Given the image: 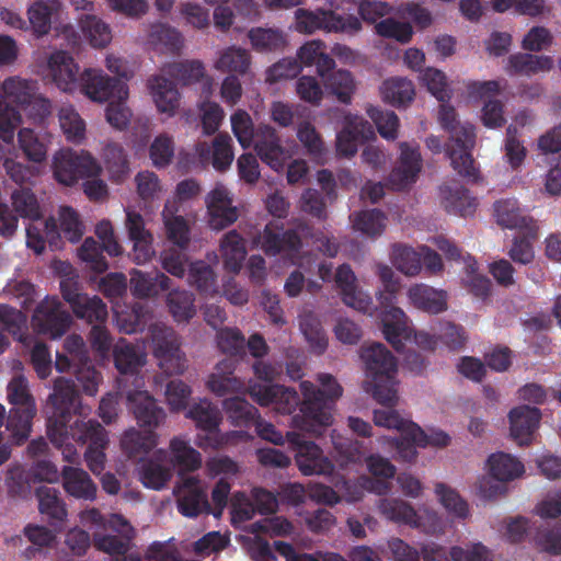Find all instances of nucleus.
<instances>
[{"label": "nucleus", "mask_w": 561, "mask_h": 561, "mask_svg": "<svg viewBox=\"0 0 561 561\" xmlns=\"http://www.w3.org/2000/svg\"><path fill=\"white\" fill-rule=\"evenodd\" d=\"M531 540L538 551L561 556V520L537 527Z\"/></svg>", "instance_id": "49530a36"}, {"label": "nucleus", "mask_w": 561, "mask_h": 561, "mask_svg": "<svg viewBox=\"0 0 561 561\" xmlns=\"http://www.w3.org/2000/svg\"><path fill=\"white\" fill-rule=\"evenodd\" d=\"M259 240L262 250L267 255H276L282 252L296 255L302 247L301 238L296 230H284L283 226L275 221H271L265 226Z\"/></svg>", "instance_id": "dca6fc26"}, {"label": "nucleus", "mask_w": 561, "mask_h": 561, "mask_svg": "<svg viewBox=\"0 0 561 561\" xmlns=\"http://www.w3.org/2000/svg\"><path fill=\"white\" fill-rule=\"evenodd\" d=\"M400 151L399 165L389 175V182L396 191L405 190L414 183L422 169L419 146L412 147L408 142H401Z\"/></svg>", "instance_id": "6ab92c4d"}, {"label": "nucleus", "mask_w": 561, "mask_h": 561, "mask_svg": "<svg viewBox=\"0 0 561 561\" xmlns=\"http://www.w3.org/2000/svg\"><path fill=\"white\" fill-rule=\"evenodd\" d=\"M231 127L233 135L238 139L242 148H249L257 139V129H254V125L251 116L243 110H238L231 115Z\"/></svg>", "instance_id": "774afa93"}, {"label": "nucleus", "mask_w": 561, "mask_h": 561, "mask_svg": "<svg viewBox=\"0 0 561 561\" xmlns=\"http://www.w3.org/2000/svg\"><path fill=\"white\" fill-rule=\"evenodd\" d=\"M21 122L20 112L7 102V91L4 90L3 81L0 85V139L5 144H11L14 139L15 129Z\"/></svg>", "instance_id": "5fc2aeb1"}, {"label": "nucleus", "mask_w": 561, "mask_h": 561, "mask_svg": "<svg viewBox=\"0 0 561 561\" xmlns=\"http://www.w3.org/2000/svg\"><path fill=\"white\" fill-rule=\"evenodd\" d=\"M121 446L129 458L141 459L157 446V434L146 428L144 432L130 428L124 433Z\"/></svg>", "instance_id": "e433bc0d"}, {"label": "nucleus", "mask_w": 561, "mask_h": 561, "mask_svg": "<svg viewBox=\"0 0 561 561\" xmlns=\"http://www.w3.org/2000/svg\"><path fill=\"white\" fill-rule=\"evenodd\" d=\"M81 91L94 102L125 101L128 96L126 83L111 78L98 69H85L80 77Z\"/></svg>", "instance_id": "f8f14e48"}, {"label": "nucleus", "mask_w": 561, "mask_h": 561, "mask_svg": "<svg viewBox=\"0 0 561 561\" xmlns=\"http://www.w3.org/2000/svg\"><path fill=\"white\" fill-rule=\"evenodd\" d=\"M254 148L260 159L275 171L282 170L289 158L276 129L270 125L259 126Z\"/></svg>", "instance_id": "aec40b11"}, {"label": "nucleus", "mask_w": 561, "mask_h": 561, "mask_svg": "<svg viewBox=\"0 0 561 561\" xmlns=\"http://www.w3.org/2000/svg\"><path fill=\"white\" fill-rule=\"evenodd\" d=\"M79 24L83 35L95 48L105 47L112 39L110 26L93 14H83L79 19Z\"/></svg>", "instance_id": "09e8293b"}, {"label": "nucleus", "mask_w": 561, "mask_h": 561, "mask_svg": "<svg viewBox=\"0 0 561 561\" xmlns=\"http://www.w3.org/2000/svg\"><path fill=\"white\" fill-rule=\"evenodd\" d=\"M102 171L100 163L88 151L77 152L72 149H60L54 156L53 172L57 182L71 186L81 179L99 176Z\"/></svg>", "instance_id": "423d86ee"}, {"label": "nucleus", "mask_w": 561, "mask_h": 561, "mask_svg": "<svg viewBox=\"0 0 561 561\" xmlns=\"http://www.w3.org/2000/svg\"><path fill=\"white\" fill-rule=\"evenodd\" d=\"M179 512L185 517H197L202 513L209 514L211 506L201 481L195 477H187L176 491Z\"/></svg>", "instance_id": "f3484780"}, {"label": "nucleus", "mask_w": 561, "mask_h": 561, "mask_svg": "<svg viewBox=\"0 0 561 561\" xmlns=\"http://www.w3.org/2000/svg\"><path fill=\"white\" fill-rule=\"evenodd\" d=\"M362 28L360 20L353 15H341L332 10L316 11L298 9L296 11V30L299 33L312 34L316 31L328 33L355 34Z\"/></svg>", "instance_id": "0eeeda50"}, {"label": "nucleus", "mask_w": 561, "mask_h": 561, "mask_svg": "<svg viewBox=\"0 0 561 561\" xmlns=\"http://www.w3.org/2000/svg\"><path fill=\"white\" fill-rule=\"evenodd\" d=\"M64 347L72 359H77L82 366L81 368H76L75 374L77 379L82 382L84 392L93 396L96 392L101 374L90 365L83 339L78 334H71L65 340Z\"/></svg>", "instance_id": "a211bd4d"}, {"label": "nucleus", "mask_w": 561, "mask_h": 561, "mask_svg": "<svg viewBox=\"0 0 561 561\" xmlns=\"http://www.w3.org/2000/svg\"><path fill=\"white\" fill-rule=\"evenodd\" d=\"M381 514L389 520L419 527V516L414 507L400 499H383L379 505Z\"/></svg>", "instance_id": "a18cd8bd"}, {"label": "nucleus", "mask_w": 561, "mask_h": 561, "mask_svg": "<svg viewBox=\"0 0 561 561\" xmlns=\"http://www.w3.org/2000/svg\"><path fill=\"white\" fill-rule=\"evenodd\" d=\"M114 365L122 375H135L146 364V354L125 339H119L113 350Z\"/></svg>", "instance_id": "72a5a7b5"}, {"label": "nucleus", "mask_w": 561, "mask_h": 561, "mask_svg": "<svg viewBox=\"0 0 561 561\" xmlns=\"http://www.w3.org/2000/svg\"><path fill=\"white\" fill-rule=\"evenodd\" d=\"M367 385L371 387L374 399L385 407L383 410H393L399 400L396 388V374L373 379L370 382H367Z\"/></svg>", "instance_id": "052dcab7"}, {"label": "nucleus", "mask_w": 561, "mask_h": 561, "mask_svg": "<svg viewBox=\"0 0 561 561\" xmlns=\"http://www.w3.org/2000/svg\"><path fill=\"white\" fill-rule=\"evenodd\" d=\"M60 291L78 319L85 320L91 325L96 322H106L108 316L106 305L99 296L90 297L82 294L78 282L70 278L62 279Z\"/></svg>", "instance_id": "9b49d317"}, {"label": "nucleus", "mask_w": 561, "mask_h": 561, "mask_svg": "<svg viewBox=\"0 0 561 561\" xmlns=\"http://www.w3.org/2000/svg\"><path fill=\"white\" fill-rule=\"evenodd\" d=\"M224 409L237 426H251L260 415L254 405L239 396L225 399Z\"/></svg>", "instance_id": "3c124183"}, {"label": "nucleus", "mask_w": 561, "mask_h": 561, "mask_svg": "<svg viewBox=\"0 0 561 561\" xmlns=\"http://www.w3.org/2000/svg\"><path fill=\"white\" fill-rule=\"evenodd\" d=\"M478 264L473 256L468 255L465 260V276L461 279L462 286L477 298L485 299L490 295L491 280L477 272Z\"/></svg>", "instance_id": "603ef678"}, {"label": "nucleus", "mask_w": 561, "mask_h": 561, "mask_svg": "<svg viewBox=\"0 0 561 561\" xmlns=\"http://www.w3.org/2000/svg\"><path fill=\"white\" fill-rule=\"evenodd\" d=\"M489 472L497 481H512L520 477L524 471V465L510 454L499 451L488 458Z\"/></svg>", "instance_id": "4c0bfd02"}, {"label": "nucleus", "mask_w": 561, "mask_h": 561, "mask_svg": "<svg viewBox=\"0 0 561 561\" xmlns=\"http://www.w3.org/2000/svg\"><path fill=\"white\" fill-rule=\"evenodd\" d=\"M251 65V56L248 50L238 47H229L224 50L215 64L217 70L236 75H245Z\"/></svg>", "instance_id": "8fccbe9b"}, {"label": "nucleus", "mask_w": 561, "mask_h": 561, "mask_svg": "<svg viewBox=\"0 0 561 561\" xmlns=\"http://www.w3.org/2000/svg\"><path fill=\"white\" fill-rule=\"evenodd\" d=\"M360 358L365 363L366 374L371 380L397 374V359L381 343L362 346Z\"/></svg>", "instance_id": "a878e982"}, {"label": "nucleus", "mask_w": 561, "mask_h": 561, "mask_svg": "<svg viewBox=\"0 0 561 561\" xmlns=\"http://www.w3.org/2000/svg\"><path fill=\"white\" fill-rule=\"evenodd\" d=\"M60 8V0H37L30 7L27 11L28 20L37 35L48 34L51 18L59 12Z\"/></svg>", "instance_id": "ea45409f"}, {"label": "nucleus", "mask_w": 561, "mask_h": 561, "mask_svg": "<svg viewBox=\"0 0 561 561\" xmlns=\"http://www.w3.org/2000/svg\"><path fill=\"white\" fill-rule=\"evenodd\" d=\"M195 150L203 162L211 159L214 169L219 172L229 169L234 158L232 139L222 133L214 138L211 147L207 142H198Z\"/></svg>", "instance_id": "bb28decb"}, {"label": "nucleus", "mask_w": 561, "mask_h": 561, "mask_svg": "<svg viewBox=\"0 0 561 561\" xmlns=\"http://www.w3.org/2000/svg\"><path fill=\"white\" fill-rule=\"evenodd\" d=\"M236 360L231 358L219 362L215 371L208 376L207 388L217 397H226L228 394L244 393L245 383L242 379L234 376Z\"/></svg>", "instance_id": "4be33fe9"}, {"label": "nucleus", "mask_w": 561, "mask_h": 561, "mask_svg": "<svg viewBox=\"0 0 561 561\" xmlns=\"http://www.w3.org/2000/svg\"><path fill=\"white\" fill-rule=\"evenodd\" d=\"M31 323L37 333L59 339L70 329L72 317L57 297H46L36 306Z\"/></svg>", "instance_id": "6e6552de"}, {"label": "nucleus", "mask_w": 561, "mask_h": 561, "mask_svg": "<svg viewBox=\"0 0 561 561\" xmlns=\"http://www.w3.org/2000/svg\"><path fill=\"white\" fill-rule=\"evenodd\" d=\"M382 99L393 106H404L413 101L415 90L412 81L404 78H390L381 87Z\"/></svg>", "instance_id": "79ce46f5"}, {"label": "nucleus", "mask_w": 561, "mask_h": 561, "mask_svg": "<svg viewBox=\"0 0 561 561\" xmlns=\"http://www.w3.org/2000/svg\"><path fill=\"white\" fill-rule=\"evenodd\" d=\"M188 283L202 295L213 296L217 293L215 272L204 261H197L190 265Z\"/></svg>", "instance_id": "13d9d810"}, {"label": "nucleus", "mask_w": 561, "mask_h": 561, "mask_svg": "<svg viewBox=\"0 0 561 561\" xmlns=\"http://www.w3.org/2000/svg\"><path fill=\"white\" fill-rule=\"evenodd\" d=\"M494 216L499 226L507 229H519L536 238V226L531 217L524 214L516 199L507 198L494 203Z\"/></svg>", "instance_id": "5701e85b"}, {"label": "nucleus", "mask_w": 561, "mask_h": 561, "mask_svg": "<svg viewBox=\"0 0 561 561\" xmlns=\"http://www.w3.org/2000/svg\"><path fill=\"white\" fill-rule=\"evenodd\" d=\"M186 417L191 419L197 428L209 434H215L219 430L221 413L210 401L204 399L194 403L186 412Z\"/></svg>", "instance_id": "58836bf2"}, {"label": "nucleus", "mask_w": 561, "mask_h": 561, "mask_svg": "<svg viewBox=\"0 0 561 561\" xmlns=\"http://www.w3.org/2000/svg\"><path fill=\"white\" fill-rule=\"evenodd\" d=\"M442 204L447 213L461 217L470 216L477 208V199L458 182L444 184L439 187Z\"/></svg>", "instance_id": "cd10ccee"}, {"label": "nucleus", "mask_w": 561, "mask_h": 561, "mask_svg": "<svg viewBox=\"0 0 561 561\" xmlns=\"http://www.w3.org/2000/svg\"><path fill=\"white\" fill-rule=\"evenodd\" d=\"M248 36L257 51H276L286 46V38L278 30L256 27L250 30Z\"/></svg>", "instance_id": "bf43d9fd"}, {"label": "nucleus", "mask_w": 561, "mask_h": 561, "mask_svg": "<svg viewBox=\"0 0 561 561\" xmlns=\"http://www.w3.org/2000/svg\"><path fill=\"white\" fill-rule=\"evenodd\" d=\"M324 85L342 103H350L355 85L352 73L347 70L331 72L324 81Z\"/></svg>", "instance_id": "69168bd1"}, {"label": "nucleus", "mask_w": 561, "mask_h": 561, "mask_svg": "<svg viewBox=\"0 0 561 561\" xmlns=\"http://www.w3.org/2000/svg\"><path fill=\"white\" fill-rule=\"evenodd\" d=\"M374 135L371 125L363 118L348 121L336 136V152L342 157H353L359 142Z\"/></svg>", "instance_id": "c85d7f7f"}, {"label": "nucleus", "mask_w": 561, "mask_h": 561, "mask_svg": "<svg viewBox=\"0 0 561 561\" xmlns=\"http://www.w3.org/2000/svg\"><path fill=\"white\" fill-rule=\"evenodd\" d=\"M287 440L296 449V463L305 476L323 474L333 472L334 466L323 455L322 449L313 442L306 440L300 433L287 432Z\"/></svg>", "instance_id": "ddd939ff"}, {"label": "nucleus", "mask_w": 561, "mask_h": 561, "mask_svg": "<svg viewBox=\"0 0 561 561\" xmlns=\"http://www.w3.org/2000/svg\"><path fill=\"white\" fill-rule=\"evenodd\" d=\"M105 168L113 182H122L129 172V162L122 145L110 142L103 148Z\"/></svg>", "instance_id": "c03bdc74"}, {"label": "nucleus", "mask_w": 561, "mask_h": 561, "mask_svg": "<svg viewBox=\"0 0 561 561\" xmlns=\"http://www.w3.org/2000/svg\"><path fill=\"white\" fill-rule=\"evenodd\" d=\"M79 66L73 57L65 51H54L48 59V76L57 88L64 92H72L79 85Z\"/></svg>", "instance_id": "412c9836"}, {"label": "nucleus", "mask_w": 561, "mask_h": 561, "mask_svg": "<svg viewBox=\"0 0 561 561\" xmlns=\"http://www.w3.org/2000/svg\"><path fill=\"white\" fill-rule=\"evenodd\" d=\"M65 491L79 500L93 501L96 497V485L84 470L65 466L62 471Z\"/></svg>", "instance_id": "7c9ffc66"}, {"label": "nucleus", "mask_w": 561, "mask_h": 561, "mask_svg": "<svg viewBox=\"0 0 561 561\" xmlns=\"http://www.w3.org/2000/svg\"><path fill=\"white\" fill-rule=\"evenodd\" d=\"M170 450L174 466L182 471H195L202 466L201 454L183 438L171 439Z\"/></svg>", "instance_id": "de8ad7c7"}, {"label": "nucleus", "mask_w": 561, "mask_h": 561, "mask_svg": "<svg viewBox=\"0 0 561 561\" xmlns=\"http://www.w3.org/2000/svg\"><path fill=\"white\" fill-rule=\"evenodd\" d=\"M164 75L175 79L183 85L199 82L206 75L205 67L199 60H185L163 66Z\"/></svg>", "instance_id": "37998d69"}, {"label": "nucleus", "mask_w": 561, "mask_h": 561, "mask_svg": "<svg viewBox=\"0 0 561 561\" xmlns=\"http://www.w3.org/2000/svg\"><path fill=\"white\" fill-rule=\"evenodd\" d=\"M409 297L415 307L430 313L436 314L447 309L446 291L424 284L411 287Z\"/></svg>", "instance_id": "c9c22d12"}, {"label": "nucleus", "mask_w": 561, "mask_h": 561, "mask_svg": "<svg viewBox=\"0 0 561 561\" xmlns=\"http://www.w3.org/2000/svg\"><path fill=\"white\" fill-rule=\"evenodd\" d=\"M394 298L396 285L388 284L385 293H380L378 296L380 305L386 308L381 313V324L386 340L397 352H402L403 342L411 339V329L402 309L392 306Z\"/></svg>", "instance_id": "1a4fd4ad"}, {"label": "nucleus", "mask_w": 561, "mask_h": 561, "mask_svg": "<svg viewBox=\"0 0 561 561\" xmlns=\"http://www.w3.org/2000/svg\"><path fill=\"white\" fill-rule=\"evenodd\" d=\"M36 497L42 514L57 522H62L67 517L65 503L55 488L47 485L37 488Z\"/></svg>", "instance_id": "864d4df0"}, {"label": "nucleus", "mask_w": 561, "mask_h": 561, "mask_svg": "<svg viewBox=\"0 0 561 561\" xmlns=\"http://www.w3.org/2000/svg\"><path fill=\"white\" fill-rule=\"evenodd\" d=\"M7 397L11 410L5 427L10 432L13 444L21 446L30 437L33 419L36 415V403L28 389L27 379L23 375L14 376L7 387Z\"/></svg>", "instance_id": "20e7f679"}, {"label": "nucleus", "mask_w": 561, "mask_h": 561, "mask_svg": "<svg viewBox=\"0 0 561 561\" xmlns=\"http://www.w3.org/2000/svg\"><path fill=\"white\" fill-rule=\"evenodd\" d=\"M153 353L167 375H180L186 368L185 355L180 350L179 336L172 328L154 325L151 330Z\"/></svg>", "instance_id": "9d476101"}, {"label": "nucleus", "mask_w": 561, "mask_h": 561, "mask_svg": "<svg viewBox=\"0 0 561 561\" xmlns=\"http://www.w3.org/2000/svg\"><path fill=\"white\" fill-rule=\"evenodd\" d=\"M73 435L81 446L88 444L84 453L87 466L94 474H100L104 470V449L108 444L105 428L98 421L89 420L87 425L75 427Z\"/></svg>", "instance_id": "4468645a"}, {"label": "nucleus", "mask_w": 561, "mask_h": 561, "mask_svg": "<svg viewBox=\"0 0 561 561\" xmlns=\"http://www.w3.org/2000/svg\"><path fill=\"white\" fill-rule=\"evenodd\" d=\"M128 407L140 427L154 431L165 420L164 409L146 390L128 391L126 394Z\"/></svg>", "instance_id": "2eb2a0df"}, {"label": "nucleus", "mask_w": 561, "mask_h": 561, "mask_svg": "<svg viewBox=\"0 0 561 561\" xmlns=\"http://www.w3.org/2000/svg\"><path fill=\"white\" fill-rule=\"evenodd\" d=\"M220 252L225 268L231 273H239L247 256L242 236L236 230L227 232L220 242Z\"/></svg>", "instance_id": "f704fd0d"}, {"label": "nucleus", "mask_w": 561, "mask_h": 561, "mask_svg": "<svg viewBox=\"0 0 561 561\" xmlns=\"http://www.w3.org/2000/svg\"><path fill=\"white\" fill-rule=\"evenodd\" d=\"M51 414L47 419V435L51 444L61 450L64 460L79 461V454L72 443L80 445L75 437V427L87 425L78 415L82 414L80 397L75 382L59 377L54 381V391L48 397Z\"/></svg>", "instance_id": "f03ea898"}, {"label": "nucleus", "mask_w": 561, "mask_h": 561, "mask_svg": "<svg viewBox=\"0 0 561 561\" xmlns=\"http://www.w3.org/2000/svg\"><path fill=\"white\" fill-rule=\"evenodd\" d=\"M374 422L377 426L394 428L401 433L396 439L399 458L412 462L417 457L416 447H426V433L414 422L403 419L396 410H375Z\"/></svg>", "instance_id": "39448f33"}, {"label": "nucleus", "mask_w": 561, "mask_h": 561, "mask_svg": "<svg viewBox=\"0 0 561 561\" xmlns=\"http://www.w3.org/2000/svg\"><path fill=\"white\" fill-rule=\"evenodd\" d=\"M59 124L66 138L72 142H81L85 135V123L79 113L70 105L59 110Z\"/></svg>", "instance_id": "680f3d73"}, {"label": "nucleus", "mask_w": 561, "mask_h": 561, "mask_svg": "<svg viewBox=\"0 0 561 561\" xmlns=\"http://www.w3.org/2000/svg\"><path fill=\"white\" fill-rule=\"evenodd\" d=\"M148 87L157 108L173 115L180 105V93L176 85L162 76H153L148 80Z\"/></svg>", "instance_id": "473e14b6"}, {"label": "nucleus", "mask_w": 561, "mask_h": 561, "mask_svg": "<svg viewBox=\"0 0 561 561\" xmlns=\"http://www.w3.org/2000/svg\"><path fill=\"white\" fill-rule=\"evenodd\" d=\"M392 263L405 275H416L422 268L421 254L410 247L394 244L392 248Z\"/></svg>", "instance_id": "0e129e2a"}, {"label": "nucleus", "mask_w": 561, "mask_h": 561, "mask_svg": "<svg viewBox=\"0 0 561 561\" xmlns=\"http://www.w3.org/2000/svg\"><path fill=\"white\" fill-rule=\"evenodd\" d=\"M508 419L513 439L519 446L529 445L539 426L540 410L535 407L519 405L511 410Z\"/></svg>", "instance_id": "b1692460"}, {"label": "nucleus", "mask_w": 561, "mask_h": 561, "mask_svg": "<svg viewBox=\"0 0 561 561\" xmlns=\"http://www.w3.org/2000/svg\"><path fill=\"white\" fill-rule=\"evenodd\" d=\"M438 119L442 127L449 133L445 151L453 169L468 181L478 182L480 172L471 153L476 145L474 126L469 123L461 124L457 119L456 110L446 104L440 105Z\"/></svg>", "instance_id": "7ed1b4c3"}, {"label": "nucleus", "mask_w": 561, "mask_h": 561, "mask_svg": "<svg viewBox=\"0 0 561 561\" xmlns=\"http://www.w3.org/2000/svg\"><path fill=\"white\" fill-rule=\"evenodd\" d=\"M0 324L14 340L25 343L28 339L25 314L8 305H0Z\"/></svg>", "instance_id": "6e6d98bb"}, {"label": "nucleus", "mask_w": 561, "mask_h": 561, "mask_svg": "<svg viewBox=\"0 0 561 561\" xmlns=\"http://www.w3.org/2000/svg\"><path fill=\"white\" fill-rule=\"evenodd\" d=\"M208 225L214 230H222L238 219L237 207L231 205V199L224 188L213 190L206 199Z\"/></svg>", "instance_id": "393cba45"}, {"label": "nucleus", "mask_w": 561, "mask_h": 561, "mask_svg": "<svg viewBox=\"0 0 561 561\" xmlns=\"http://www.w3.org/2000/svg\"><path fill=\"white\" fill-rule=\"evenodd\" d=\"M351 218L354 229L368 237L374 238L380 236L386 228L387 217L379 209H367L354 213Z\"/></svg>", "instance_id": "4d7b16f0"}, {"label": "nucleus", "mask_w": 561, "mask_h": 561, "mask_svg": "<svg viewBox=\"0 0 561 561\" xmlns=\"http://www.w3.org/2000/svg\"><path fill=\"white\" fill-rule=\"evenodd\" d=\"M552 67L553 59L550 56L517 53L508 57L506 71L510 76L520 75L531 77L540 72H548Z\"/></svg>", "instance_id": "2f4dec72"}, {"label": "nucleus", "mask_w": 561, "mask_h": 561, "mask_svg": "<svg viewBox=\"0 0 561 561\" xmlns=\"http://www.w3.org/2000/svg\"><path fill=\"white\" fill-rule=\"evenodd\" d=\"M195 296L186 289H172L167 296L169 312L176 322H188L196 314Z\"/></svg>", "instance_id": "a19ab883"}, {"label": "nucleus", "mask_w": 561, "mask_h": 561, "mask_svg": "<svg viewBox=\"0 0 561 561\" xmlns=\"http://www.w3.org/2000/svg\"><path fill=\"white\" fill-rule=\"evenodd\" d=\"M334 280L345 305L359 311L367 309L369 300L358 290L356 276L348 264H342L337 267Z\"/></svg>", "instance_id": "c756f323"}, {"label": "nucleus", "mask_w": 561, "mask_h": 561, "mask_svg": "<svg viewBox=\"0 0 561 561\" xmlns=\"http://www.w3.org/2000/svg\"><path fill=\"white\" fill-rule=\"evenodd\" d=\"M11 199L15 213L22 218L31 220L41 218L39 204L31 188L21 187L20 190H15L11 195Z\"/></svg>", "instance_id": "338daca9"}, {"label": "nucleus", "mask_w": 561, "mask_h": 561, "mask_svg": "<svg viewBox=\"0 0 561 561\" xmlns=\"http://www.w3.org/2000/svg\"><path fill=\"white\" fill-rule=\"evenodd\" d=\"M321 388L310 381L300 383L304 400L296 390L279 385L255 382L250 386L251 398L262 407L274 405L282 414H291L299 405V413L293 416V426L311 436H321L332 424V410L342 396L343 388L330 374H320Z\"/></svg>", "instance_id": "f257e3e1"}, {"label": "nucleus", "mask_w": 561, "mask_h": 561, "mask_svg": "<svg viewBox=\"0 0 561 561\" xmlns=\"http://www.w3.org/2000/svg\"><path fill=\"white\" fill-rule=\"evenodd\" d=\"M103 251H105L103 244L99 243L93 238H87L78 249V256L82 262L87 263V267L101 274L108 268Z\"/></svg>", "instance_id": "e2e57ef3"}]
</instances>
